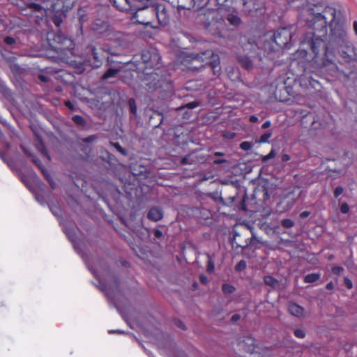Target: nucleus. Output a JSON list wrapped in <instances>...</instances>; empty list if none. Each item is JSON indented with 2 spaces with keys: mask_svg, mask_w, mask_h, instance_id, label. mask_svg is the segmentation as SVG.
<instances>
[{
  "mask_svg": "<svg viewBox=\"0 0 357 357\" xmlns=\"http://www.w3.org/2000/svg\"><path fill=\"white\" fill-rule=\"evenodd\" d=\"M107 29V23L100 20H97L91 24V29L98 33H102Z\"/></svg>",
  "mask_w": 357,
  "mask_h": 357,
  "instance_id": "f3484780",
  "label": "nucleus"
},
{
  "mask_svg": "<svg viewBox=\"0 0 357 357\" xmlns=\"http://www.w3.org/2000/svg\"><path fill=\"white\" fill-rule=\"evenodd\" d=\"M340 54L345 61L349 62L353 59L352 55H351L347 51L341 50L340 51Z\"/></svg>",
  "mask_w": 357,
  "mask_h": 357,
  "instance_id": "2f4dec72",
  "label": "nucleus"
},
{
  "mask_svg": "<svg viewBox=\"0 0 357 357\" xmlns=\"http://www.w3.org/2000/svg\"><path fill=\"white\" fill-rule=\"evenodd\" d=\"M88 55H91L93 59V61L91 62V66L93 68H99L102 65V59L99 56V53L98 52L96 48L92 45L87 47L86 49Z\"/></svg>",
  "mask_w": 357,
  "mask_h": 357,
  "instance_id": "4468645a",
  "label": "nucleus"
},
{
  "mask_svg": "<svg viewBox=\"0 0 357 357\" xmlns=\"http://www.w3.org/2000/svg\"><path fill=\"white\" fill-rule=\"evenodd\" d=\"M208 18L211 17V22H204V26L212 35H220L225 27V20L222 17H219V14L216 10L210 11L207 14Z\"/></svg>",
  "mask_w": 357,
  "mask_h": 357,
  "instance_id": "0eeeda50",
  "label": "nucleus"
},
{
  "mask_svg": "<svg viewBox=\"0 0 357 357\" xmlns=\"http://www.w3.org/2000/svg\"><path fill=\"white\" fill-rule=\"evenodd\" d=\"M343 192V188L341 186H337L334 190V196L335 197H338Z\"/></svg>",
  "mask_w": 357,
  "mask_h": 357,
  "instance_id": "ea45409f",
  "label": "nucleus"
},
{
  "mask_svg": "<svg viewBox=\"0 0 357 357\" xmlns=\"http://www.w3.org/2000/svg\"><path fill=\"white\" fill-rule=\"evenodd\" d=\"M310 215V213L309 211H303L300 215L302 218H307Z\"/></svg>",
  "mask_w": 357,
  "mask_h": 357,
  "instance_id": "052dcab7",
  "label": "nucleus"
},
{
  "mask_svg": "<svg viewBox=\"0 0 357 357\" xmlns=\"http://www.w3.org/2000/svg\"><path fill=\"white\" fill-rule=\"evenodd\" d=\"M108 333L109 334H114V333L121 334V333H123L124 332L123 331H121V330H116V331H114V330H109L108 331Z\"/></svg>",
  "mask_w": 357,
  "mask_h": 357,
  "instance_id": "69168bd1",
  "label": "nucleus"
},
{
  "mask_svg": "<svg viewBox=\"0 0 357 357\" xmlns=\"http://www.w3.org/2000/svg\"><path fill=\"white\" fill-rule=\"evenodd\" d=\"M0 90L6 96L9 94V90L6 88L4 82L0 79Z\"/></svg>",
  "mask_w": 357,
  "mask_h": 357,
  "instance_id": "c9c22d12",
  "label": "nucleus"
},
{
  "mask_svg": "<svg viewBox=\"0 0 357 357\" xmlns=\"http://www.w3.org/2000/svg\"><path fill=\"white\" fill-rule=\"evenodd\" d=\"M290 160V156L288 154H284L282 156V160L284 162L289 161Z\"/></svg>",
  "mask_w": 357,
  "mask_h": 357,
  "instance_id": "338daca9",
  "label": "nucleus"
},
{
  "mask_svg": "<svg viewBox=\"0 0 357 357\" xmlns=\"http://www.w3.org/2000/svg\"><path fill=\"white\" fill-rule=\"evenodd\" d=\"M240 319V315L236 314H234L232 317H231V320L233 321V322H236L238 320Z\"/></svg>",
  "mask_w": 357,
  "mask_h": 357,
  "instance_id": "0e129e2a",
  "label": "nucleus"
},
{
  "mask_svg": "<svg viewBox=\"0 0 357 357\" xmlns=\"http://www.w3.org/2000/svg\"><path fill=\"white\" fill-rule=\"evenodd\" d=\"M227 20L231 25L236 26L240 25L242 22L238 15L234 13H229L227 17Z\"/></svg>",
  "mask_w": 357,
  "mask_h": 357,
  "instance_id": "aec40b11",
  "label": "nucleus"
},
{
  "mask_svg": "<svg viewBox=\"0 0 357 357\" xmlns=\"http://www.w3.org/2000/svg\"><path fill=\"white\" fill-rule=\"evenodd\" d=\"M0 158L3 160V162H6L10 169H13V162L7 160L2 153H0Z\"/></svg>",
  "mask_w": 357,
  "mask_h": 357,
  "instance_id": "37998d69",
  "label": "nucleus"
},
{
  "mask_svg": "<svg viewBox=\"0 0 357 357\" xmlns=\"http://www.w3.org/2000/svg\"><path fill=\"white\" fill-rule=\"evenodd\" d=\"M246 268V262L244 260L240 261L235 266L236 271H241Z\"/></svg>",
  "mask_w": 357,
  "mask_h": 357,
  "instance_id": "f704fd0d",
  "label": "nucleus"
},
{
  "mask_svg": "<svg viewBox=\"0 0 357 357\" xmlns=\"http://www.w3.org/2000/svg\"><path fill=\"white\" fill-rule=\"evenodd\" d=\"M128 104L130 107V112L132 114L135 115L137 114V108L135 100L133 98H130L128 100Z\"/></svg>",
  "mask_w": 357,
  "mask_h": 357,
  "instance_id": "c85d7f7f",
  "label": "nucleus"
},
{
  "mask_svg": "<svg viewBox=\"0 0 357 357\" xmlns=\"http://www.w3.org/2000/svg\"><path fill=\"white\" fill-rule=\"evenodd\" d=\"M264 281L266 284L269 285L271 287H275L278 284V280L270 275L265 276L264 278Z\"/></svg>",
  "mask_w": 357,
  "mask_h": 357,
  "instance_id": "b1692460",
  "label": "nucleus"
},
{
  "mask_svg": "<svg viewBox=\"0 0 357 357\" xmlns=\"http://www.w3.org/2000/svg\"><path fill=\"white\" fill-rule=\"evenodd\" d=\"M95 277H96L99 280V289L103 291L105 296L108 298V299L114 302V297L117 294V291L114 289L110 284H107L103 278H102L101 275L99 274H96L95 272H93Z\"/></svg>",
  "mask_w": 357,
  "mask_h": 357,
  "instance_id": "9d476101",
  "label": "nucleus"
},
{
  "mask_svg": "<svg viewBox=\"0 0 357 357\" xmlns=\"http://www.w3.org/2000/svg\"><path fill=\"white\" fill-rule=\"evenodd\" d=\"M65 105H66V107H68L70 109H71V110H74V105H73V104L70 101H69V100L66 101V102H65Z\"/></svg>",
  "mask_w": 357,
  "mask_h": 357,
  "instance_id": "6e6d98bb",
  "label": "nucleus"
},
{
  "mask_svg": "<svg viewBox=\"0 0 357 357\" xmlns=\"http://www.w3.org/2000/svg\"><path fill=\"white\" fill-rule=\"evenodd\" d=\"M154 14H143L139 17H135V14L134 15V18L136 19V21L141 24L149 25L151 24L152 22L150 20V17H152Z\"/></svg>",
  "mask_w": 357,
  "mask_h": 357,
  "instance_id": "6ab92c4d",
  "label": "nucleus"
},
{
  "mask_svg": "<svg viewBox=\"0 0 357 357\" xmlns=\"http://www.w3.org/2000/svg\"><path fill=\"white\" fill-rule=\"evenodd\" d=\"M252 146L253 144L252 142L247 141L243 142L240 144V148L245 151H250L252 148Z\"/></svg>",
  "mask_w": 357,
  "mask_h": 357,
  "instance_id": "7c9ffc66",
  "label": "nucleus"
},
{
  "mask_svg": "<svg viewBox=\"0 0 357 357\" xmlns=\"http://www.w3.org/2000/svg\"><path fill=\"white\" fill-rule=\"evenodd\" d=\"M256 59L260 61L261 57L259 55L253 56V58L248 56H240L238 57V61L240 64L247 70L252 69L253 68V62Z\"/></svg>",
  "mask_w": 357,
  "mask_h": 357,
  "instance_id": "ddd939ff",
  "label": "nucleus"
},
{
  "mask_svg": "<svg viewBox=\"0 0 357 357\" xmlns=\"http://www.w3.org/2000/svg\"><path fill=\"white\" fill-rule=\"evenodd\" d=\"M24 153L28 155L29 157H31L32 158V161L33 163H35L39 169L41 170L43 175L45 176L47 180L48 181L50 185H51L52 188L54 189L56 188V183L52 178L50 173L46 170L44 167L42 165L40 161L36 158L35 156H33L25 147L24 145L21 146Z\"/></svg>",
  "mask_w": 357,
  "mask_h": 357,
  "instance_id": "9b49d317",
  "label": "nucleus"
},
{
  "mask_svg": "<svg viewBox=\"0 0 357 357\" xmlns=\"http://www.w3.org/2000/svg\"><path fill=\"white\" fill-rule=\"evenodd\" d=\"M60 224L63 227V230L67 236L69 241L72 243L75 250L79 254H82V242L76 236L75 229L73 227H68L66 222L60 221Z\"/></svg>",
  "mask_w": 357,
  "mask_h": 357,
  "instance_id": "1a4fd4ad",
  "label": "nucleus"
},
{
  "mask_svg": "<svg viewBox=\"0 0 357 357\" xmlns=\"http://www.w3.org/2000/svg\"><path fill=\"white\" fill-rule=\"evenodd\" d=\"M264 46L265 51L274 52L278 48L290 47L291 33L287 28L279 29L275 31H268L264 35Z\"/></svg>",
  "mask_w": 357,
  "mask_h": 357,
  "instance_id": "39448f33",
  "label": "nucleus"
},
{
  "mask_svg": "<svg viewBox=\"0 0 357 357\" xmlns=\"http://www.w3.org/2000/svg\"><path fill=\"white\" fill-rule=\"evenodd\" d=\"M271 125V123L270 121H266L261 126V128L263 129H266L268 128H269Z\"/></svg>",
  "mask_w": 357,
  "mask_h": 357,
  "instance_id": "864d4df0",
  "label": "nucleus"
},
{
  "mask_svg": "<svg viewBox=\"0 0 357 357\" xmlns=\"http://www.w3.org/2000/svg\"><path fill=\"white\" fill-rule=\"evenodd\" d=\"M281 225L283 227L289 229L291 228L294 225V222L289 218H285L281 221Z\"/></svg>",
  "mask_w": 357,
  "mask_h": 357,
  "instance_id": "cd10ccee",
  "label": "nucleus"
},
{
  "mask_svg": "<svg viewBox=\"0 0 357 357\" xmlns=\"http://www.w3.org/2000/svg\"><path fill=\"white\" fill-rule=\"evenodd\" d=\"M142 62L135 64V70L145 71V74L150 79L153 78L154 88L159 86V79L155 76H158V70L160 66V56L157 50H145L141 54Z\"/></svg>",
  "mask_w": 357,
  "mask_h": 357,
  "instance_id": "20e7f679",
  "label": "nucleus"
},
{
  "mask_svg": "<svg viewBox=\"0 0 357 357\" xmlns=\"http://www.w3.org/2000/svg\"><path fill=\"white\" fill-rule=\"evenodd\" d=\"M74 3V0H42L40 3H29L27 8L37 17H43L51 13H66L73 7Z\"/></svg>",
  "mask_w": 357,
  "mask_h": 357,
  "instance_id": "7ed1b4c3",
  "label": "nucleus"
},
{
  "mask_svg": "<svg viewBox=\"0 0 357 357\" xmlns=\"http://www.w3.org/2000/svg\"><path fill=\"white\" fill-rule=\"evenodd\" d=\"M276 155V153L274 149H272L268 154L264 155L263 158H262V160L264 162L265 161H267L271 158H273Z\"/></svg>",
  "mask_w": 357,
  "mask_h": 357,
  "instance_id": "72a5a7b5",
  "label": "nucleus"
},
{
  "mask_svg": "<svg viewBox=\"0 0 357 357\" xmlns=\"http://www.w3.org/2000/svg\"><path fill=\"white\" fill-rule=\"evenodd\" d=\"M326 288L329 290H332L334 288V285L332 282L328 283L326 284Z\"/></svg>",
  "mask_w": 357,
  "mask_h": 357,
  "instance_id": "774afa93",
  "label": "nucleus"
},
{
  "mask_svg": "<svg viewBox=\"0 0 357 357\" xmlns=\"http://www.w3.org/2000/svg\"><path fill=\"white\" fill-rule=\"evenodd\" d=\"M294 333V335L298 338H303L305 336V333L302 329H296Z\"/></svg>",
  "mask_w": 357,
  "mask_h": 357,
  "instance_id": "e433bc0d",
  "label": "nucleus"
},
{
  "mask_svg": "<svg viewBox=\"0 0 357 357\" xmlns=\"http://www.w3.org/2000/svg\"><path fill=\"white\" fill-rule=\"evenodd\" d=\"M200 105V102L199 101H192L190 102L185 105V107L189 108V109H194L197 107H198Z\"/></svg>",
  "mask_w": 357,
  "mask_h": 357,
  "instance_id": "4c0bfd02",
  "label": "nucleus"
},
{
  "mask_svg": "<svg viewBox=\"0 0 357 357\" xmlns=\"http://www.w3.org/2000/svg\"><path fill=\"white\" fill-rule=\"evenodd\" d=\"M222 289L225 294H231L235 291V287L229 284H224L222 287Z\"/></svg>",
  "mask_w": 357,
  "mask_h": 357,
  "instance_id": "c756f323",
  "label": "nucleus"
},
{
  "mask_svg": "<svg viewBox=\"0 0 357 357\" xmlns=\"http://www.w3.org/2000/svg\"><path fill=\"white\" fill-rule=\"evenodd\" d=\"M226 162H227V160L225 159H216L213 161L214 164H216V165H220V164L225 163Z\"/></svg>",
  "mask_w": 357,
  "mask_h": 357,
  "instance_id": "13d9d810",
  "label": "nucleus"
},
{
  "mask_svg": "<svg viewBox=\"0 0 357 357\" xmlns=\"http://www.w3.org/2000/svg\"><path fill=\"white\" fill-rule=\"evenodd\" d=\"M199 279H200L201 282L203 284H206L208 282V278L206 276L201 275Z\"/></svg>",
  "mask_w": 357,
  "mask_h": 357,
  "instance_id": "e2e57ef3",
  "label": "nucleus"
},
{
  "mask_svg": "<svg viewBox=\"0 0 357 357\" xmlns=\"http://www.w3.org/2000/svg\"><path fill=\"white\" fill-rule=\"evenodd\" d=\"M320 278L318 273H310L305 276L304 281L306 283H312L317 281Z\"/></svg>",
  "mask_w": 357,
  "mask_h": 357,
  "instance_id": "4be33fe9",
  "label": "nucleus"
},
{
  "mask_svg": "<svg viewBox=\"0 0 357 357\" xmlns=\"http://www.w3.org/2000/svg\"><path fill=\"white\" fill-rule=\"evenodd\" d=\"M36 199L41 205H44L45 204V201L43 200V195L39 194V193L36 194Z\"/></svg>",
  "mask_w": 357,
  "mask_h": 357,
  "instance_id": "c03bdc74",
  "label": "nucleus"
},
{
  "mask_svg": "<svg viewBox=\"0 0 357 357\" xmlns=\"http://www.w3.org/2000/svg\"><path fill=\"white\" fill-rule=\"evenodd\" d=\"M340 211L341 213L346 214L349 211V206L347 203H343L340 206Z\"/></svg>",
  "mask_w": 357,
  "mask_h": 357,
  "instance_id": "58836bf2",
  "label": "nucleus"
},
{
  "mask_svg": "<svg viewBox=\"0 0 357 357\" xmlns=\"http://www.w3.org/2000/svg\"><path fill=\"white\" fill-rule=\"evenodd\" d=\"M82 10H79V13H79V22L81 23V26H82V24L84 22V20H85L84 15L82 14Z\"/></svg>",
  "mask_w": 357,
  "mask_h": 357,
  "instance_id": "4d7b16f0",
  "label": "nucleus"
},
{
  "mask_svg": "<svg viewBox=\"0 0 357 357\" xmlns=\"http://www.w3.org/2000/svg\"><path fill=\"white\" fill-rule=\"evenodd\" d=\"M239 347L245 351L253 354L255 352L256 344L255 339L251 336H247L238 343Z\"/></svg>",
  "mask_w": 357,
  "mask_h": 357,
  "instance_id": "f8f14e48",
  "label": "nucleus"
},
{
  "mask_svg": "<svg viewBox=\"0 0 357 357\" xmlns=\"http://www.w3.org/2000/svg\"><path fill=\"white\" fill-rule=\"evenodd\" d=\"M271 136H272V132L268 131V132H265L264 134H263L260 137V139L259 140H257L256 142L260 143V144L267 143V142H268V140L271 137Z\"/></svg>",
  "mask_w": 357,
  "mask_h": 357,
  "instance_id": "393cba45",
  "label": "nucleus"
},
{
  "mask_svg": "<svg viewBox=\"0 0 357 357\" xmlns=\"http://www.w3.org/2000/svg\"><path fill=\"white\" fill-rule=\"evenodd\" d=\"M307 25L312 31L306 34L305 40L310 43L315 56L319 54L321 48L324 50V67H328L331 70L337 68L333 47L346 46L349 52H354L347 40L340 10L327 6L321 13L314 14L312 19L307 20Z\"/></svg>",
  "mask_w": 357,
  "mask_h": 357,
  "instance_id": "f257e3e1",
  "label": "nucleus"
},
{
  "mask_svg": "<svg viewBox=\"0 0 357 357\" xmlns=\"http://www.w3.org/2000/svg\"><path fill=\"white\" fill-rule=\"evenodd\" d=\"M54 40L58 43L54 49L57 53L72 54L75 44L70 38L64 36L61 33H57L54 38Z\"/></svg>",
  "mask_w": 357,
  "mask_h": 357,
  "instance_id": "6e6552de",
  "label": "nucleus"
},
{
  "mask_svg": "<svg viewBox=\"0 0 357 357\" xmlns=\"http://www.w3.org/2000/svg\"><path fill=\"white\" fill-rule=\"evenodd\" d=\"M344 283H345V284H346V286H347V287L348 289H351L352 288V282H351V281L349 279L345 278L344 279Z\"/></svg>",
  "mask_w": 357,
  "mask_h": 357,
  "instance_id": "603ef678",
  "label": "nucleus"
},
{
  "mask_svg": "<svg viewBox=\"0 0 357 357\" xmlns=\"http://www.w3.org/2000/svg\"><path fill=\"white\" fill-rule=\"evenodd\" d=\"M288 310L291 314L298 317H302L304 313L303 307L295 303L289 304Z\"/></svg>",
  "mask_w": 357,
  "mask_h": 357,
  "instance_id": "dca6fc26",
  "label": "nucleus"
},
{
  "mask_svg": "<svg viewBox=\"0 0 357 357\" xmlns=\"http://www.w3.org/2000/svg\"><path fill=\"white\" fill-rule=\"evenodd\" d=\"M96 138H97L96 135H90V136L84 138L83 139V142H86V143H91V142L95 141Z\"/></svg>",
  "mask_w": 357,
  "mask_h": 357,
  "instance_id": "a18cd8bd",
  "label": "nucleus"
},
{
  "mask_svg": "<svg viewBox=\"0 0 357 357\" xmlns=\"http://www.w3.org/2000/svg\"><path fill=\"white\" fill-rule=\"evenodd\" d=\"M171 7L168 3L164 2H156L152 6L139 8L135 13V17H139L143 14H154L158 19V24L166 26L170 21Z\"/></svg>",
  "mask_w": 357,
  "mask_h": 357,
  "instance_id": "423d86ee",
  "label": "nucleus"
},
{
  "mask_svg": "<svg viewBox=\"0 0 357 357\" xmlns=\"http://www.w3.org/2000/svg\"><path fill=\"white\" fill-rule=\"evenodd\" d=\"M73 121H74L75 123H76L78 126H83L86 123L84 119L80 115H75L73 117Z\"/></svg>",
  "mask_w": 357,
  "mask_h": 357,
  "instance_id": "a878e982",
  "label": "nucleus"
},
{
  "mask_svg": "<svg viewBox=\"0 0 357 357\" xmlns=\"http://www.w3.org/2000/svg\"><path fill=\"white\" fill-rule=\"evenodd\" d=\"M3 40L7 45H13L15 43V39L11 36L6 37Z\"/></svg>",
  "mask_w": 357,
  "mask_h": 357,
  "instance_id": "a19ab883",
  "label": "nucleus"
},
{
  "mask_svg": "<svg viewBox=\"0 0 357 357\" xmlns=\"http://www.w3.org/2000/svg\"><path fill=\"white\" fill-rule=\"evenodd\" d=\"M215 270V264L213 260V258L211 255H208V264H207V271L208 273H213Z\"/></svg>",
  "mask_w": 357,
  "mask_h": 357,
  "instance_id": "bb28decb",
  "label": "nucleus"
},
{
  "mask_svg": "<svg viewBox=\"0 0 357 357\" xmlns=\"http://www.w3.org/2000/svg\"><path fill=\"white\" fill-rule=\"evenodd\" d=\"M119 73V70L116 68H109L102 75L103 79H107L111 77H114Z\"/></svg>",
  "mask_w": 357,
  "mask_h": 357,
  "instance_id": "412c9836",
  "label": "nucleus"
},
{
  "mask_svg": "<svg viewBox=\"0 0 357 357\" xmlns=\"http://www.w3.org/2000/svg\"><path fill=\"white\" fill-rule=\"evenodd\" d=\"M249 121L252 123H255L258 121V117L255 115H252L249 117Z\"/></svg>",
  "mask_w": 357,
  "mask_h": 357,
  "instance_id": "bf43d9fd",
  "label": "nucleus"
},
{
  "mask_svg": "<svg viewBox=\"0 0 357 357\" xmlns=\"http://www.w3.org/2000/svg\"><path fill=\"white\" fill-rule=\"evenodd\" d=\"M62 22V20L61 18H59L56 17L54 20V23L56 26H59L61 23Z\"/></svg>",
  "mask_w": 357,
  "mask_h": 357,
  "instance_id": "5fc2aeb1",
  "label": "nucleus"
},
{
  "mask_svg": "<svg viewBox=\"0 0 357 357\" xmlns=\"http://www.w3.org/2000/svg\"><path fill=\"white\" fill-rule=\"evenodd\" d=\"M37 149L43 156L45 157L48 160H50V156L49 155L44 144L40 140Z\"/></svg>",
  "mask_w": 357,
  "mask_h": 357,
  "instance_id": "5701e85b",
  "label": "nucleus"
},
{
  "mask_svg": "<svg viewBox=\"0 0 357 357\" xmlns=\"http://www.w3.org/2000/svg\"><path fill=\"white\" fill-rule=\"evenodd\" d=\"M332 271L336 275H340L343 271V268L341 266H334L332 268Z\"/></svg>",
  "mask_w": 357,
  "mask_h": 357,
  "instance_id": "79ce46f5",
  "label": "nucleus"
},
{
  "mask_svg": "<svg viewBox=\"0 0 357 357\" xmlns=\"http://www.w3.org/2000/svg\"><path fill=\"white\" fill-rule=\"evenodd\" d=\"M149 220L157 222L163 218V211L160 207L151 208L147 215Z\"/></svg>",
  "mask_w": 357,
  "mask_h": 357,
  "instance_id": "2eb2a0df",
  "label": "nucleus"
},
{
  "mask_svg": "<svg viewBox=\"0 0 357 357\" xmlns=\"http://www.w3.org/2000/svg\"><path fill=\"white\" fill-rule=\"evenodd\" d=\"M227 76L231 81H236L240 79V72L235 67H229L227 69Z\"/></svg>",
  "mask_w": 357,
  "mask_h": 357,
  "instance_id": "a211bd4d",
  "label": "nucleus"
},
{
  "mask_svg": "<svg viewBox=\"0 0 357 357\" xmlns=\"http://www.w3.org/2000/svg\"><path fill=\"white\" fill-rule=\"evenodd\" d=\"M153 234L155 238H160L162 236V232L160 229H155Z\"/></svg>",
  "mask_w": 357,
  "mask_h": 357,
  "instance_id": "de8ad7c7",
  "label": "nucleus"
},
{
  "mask_svg": "<svg viewBox=\"0 0 357 357\" xmlns=\"http://www.w3.org/2000/svg\"><path fill=\"white\" fill-rule=\"evenodd\" d=\"M178 60L190 70H198L200 67L208 65L215 75L219 76L220 74V57L209 51L202 53V55L181 53Z\"/></svg>",
  "mask_w": 357,
  "mask_h": 357,
  "instance_id": "f03ea898",
  "label": "nucleus"
},
{
  "mask_svg": "<svg viewBox=\"0 0 357 357\" xmlns=\"http://www.w3.org/2000/svg\"><path fill=\"white\" fill-rule=\"evenodd\" d=\"M112 146H113L119 153H121L123 155H127V151L125 149L122 148L119 143H111Z\"/></svg>",
  "mask_w": 357,
  "mask_h": 357,
  "instance_id": "473e14b6",
  "label": "nucleus"
},
{
  "mask_svg": "<svg viewBox=\"0 0 357 357\" xmlns=\"http://www.w3.org/2000/svg\"><path fill=\"white\" fill-rule=\"evenodd\" d=\"M49 208H50V211H52V213L55 216H58L59 215V209L58 208H56V206H49Z\"/></svg>",
  "mask_w": 357,
  "mask_h": 357,
  "instance_id": "49530a36",
  "label": "nucleus"
},
{
  "mask_svg": "<svg viewBox=\"0 0 357 357\" xmlns=\"http://www.w3.org/2000/svg\"><path fill=\"white\" fill-rule=\"evenodd\" d=\"M236 136V134L233 132H228L224 134V137L229 138V139H233Z\"/></svg>",
  "mask_w": 357,
  "mask_h": 357,
  "instance_id": "09e8293b",
  "label": "nucleus"
},
{
  "mask_svg": "<svg viewBox=\"0 0 357 357\" xmlns=\"http://www.w3.org/2000/svg\"><path fill=\"white\" fill-rule=\"evenodd\" d=\"M10 68L12 70H13L15 73H17L20 70V66L17 64H10Z\"/></svg>",
  "mask_w": 357,
  "mask_h": 357,
  "instance_id": "3c124183",
  "label": "nucleus"
},
{
  "mask_svg": "<svg viewBox=\"0 0 357 357\" xmlns=\"http://www.w3.org/2000/svg\"><path fill=\"white\" fill-rule=\"evenodd\" d=\"M84 261H86V259H84ZM85 263H86V266H88V268L89 269V271L92 273V274H93V272H95L96 274H98L97 271L93 269L92 267H91L87 261H85Z\"/></svg>",
  "mask_w": 357,
  "mask_h": 357,
  "instance_id": "680f3d73",
  "label": "nucleus"
},
{
  "mask_svg": "<svg viewBox=\"0 0 357 357\" xmlns=\"http://www.w3.org/2000/svg\"><path fill=\"white\" fill-rule=\"evenodd\" d=\"M39 79L42 82H48L49 80V77L47 75H39Z\"/></svg>",
  "mask_w": 357,
  "mask_h": 357,
  "instance_id": "8fccbe9b",
  "label": "nucleus"
}]
</instances>
